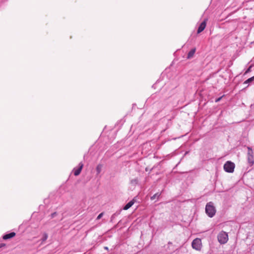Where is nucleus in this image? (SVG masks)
<instances>
[{
  "instance_id": "f257e3e1",
  "label": "nucleus",
  "mask_w": 254,
  "mask_h": 254,
  "mask_svg": "<svg viewBox=\"0 0 254 254\" xmlns=\"http://www.w3.org/2000/svg\"><path fill=\"white\" fill-rule=\"evenodd\" d=\"M216 210L212 202H208L205 206V212L210 218L213 217L216 213Z\"/></svg>"
},
{
  "instance_id": "f03ea898",
  "label": "nucleus",
  "mask_w": 254,
  "mask_h": 254,
  "mask_svg": "<svg viewBox=\"0 0 254 254\" xmlns=\"http://www.w3.org/2000/svg\"><path fill=\"white\" fill-rule=\"evenodd\" d=\"M217 239L218 242L221 244H224L227 242L228 241V234L222 231L219 233L217 236Z\"/></svg>"
},
{
  "instance_id": "7ed1b4c3",
  "label": "nucleus",
  "mask_w": 254,
  "mask_h": 254,
  "mask_svg": "<svg viewBox=\"0 0 254 254\" xmlns=\"http://www.w3.org/2000/svg\"><path fill=\"white\" fill-rule=\"evenodd\" d=\"M235 167V164L229 161H227L224 165V170L228 173H233Z\"/></svg>"
},
{
  "instance_id": "20e7f679",
  "label": "nucleus",
  "mask_w": 254,
  "mask_h": 254,
  "mask_svg": "<svg viewBox=\"0 0 254 254\" xmlns=\"http://www.w3.org/2000/svg\"><path fill=\"white\" fill-rule=\"evenodd\" d=\"M191 246L193 249L196 251H200L202 248L201 239L199 238L194 239L192 242Z\"/></svg>"
},
{
  "instance_id": "39448f33",
  "label": "nucleus",
  "mask_w": 254,
  "mask_h": 254,
  "mask_svg": "<svg viewBox=\"0 0 254 254\" xmlns=\"http://www.w3.org/2000/svg\"><path fill=\"white\" fill-rule=\"evenodd\" d=\"M248 162L249 165L251 166L254 165V158L253 156V150L250 147H248Z\"/></svg>"
},
{
  "instance_id": "423d86ee",
  "label": "nucleus",
  "mask_w": 254,
  "mask_h": 254,
  "mask_svg": "<svg viewBox=\"0 0 254 254\" xmlns=\"http://www.w3.org/2000/svg\"><path fill=\"white\" fill-rule=\"evenodd\" d=\"M83 164L82 162H80L78 164V167L77 168H74L73 170V174L75 176H78L83 168Z\"/></svg>"
},
{
  "instance_id": "0eeeda50",
  "label": "nucleus",
  "mask_w": 254,
  "mask_h": 254,
  "mask_svg": "<svg viewBox=\"0 0 254 254\" xmlns=\"http://www.w3.org/2000/svg\"><path fill=\"white\" fill-rule=\"evenodd\" d=\"M207 20V19H205V20H204L203 21H202L201 23V24H200V25L199 26V27L198 28L197 32V33H200L204 30V29L205 28L206 26Z\"/></svg>"
},
{
  "instance_id": "6e6552de",
  "label": "nucleus",
  "mask_w": 254,
  "mask_h": 254,
  "mask_svg": "<svg viewBox=\"0 0 254 254\" xmlns=\"http://www.w3.org/2000/svg\"><path fill=\"white\" fill-rule=\"evenodd\" d=\"M16 234L15 232H11L9 234H5L3 236L2 238L3 240H7L14 237Z\"/></svg>"
},
{
  "instance_id": "1a4fd4ad",
  "label": "nucleus",
  "mask_w": 254,
  "mask_h": 254,
  "mask_svg": "<svg viewBox=\"0 0 254 254\" xmlns=\"http://www.w3.org/2000/svg\"><path fill=\"white\" fill-rule=\"evenodd\" d=\"M134 201L133 200L130 201L124 207V209L127 210L128 209H129L130 207H131L132 206V205L134 204Z\"/></svg>"
},
{
  "instance_id": "9d476101",
  "label": "nucleus",
  "mask_w": 254,
  "mask_h": 254,
  "mask_svg": "<svg viewBox=\"0 0 254 254\" xmlns=\"http://www.w3.org/2000/svg\"><path fill=\"white\" fill-rule=\"evenodd\" d=\"M195 51H196L195 48L192 49H191V50L189 52V53H188V54L187 58H188V59H190V58H191L193 56V55H194V53H195Z\"/></svg>"
},
{
  "instance_id": "9b49d317",
  "label": "nucleus",
  "mask_w": 254,
  "mask_h": 254,
  "mask_svg": "<svg viewBox=\"0 0 254 254\" xmlns=\"http://www.w3.org/2000/svg\"><path fill=\"white\" fill-rule=\"evenodd\" d=\"M102 167H103V165L100 164H98L97 166L96 170L97 175L101 173Z\"/></svg>"
},
{
  "instance_id": "f8f14e48",
  "label": "nucleus",
  "mask_w": 254,
  "mask_h": 254,
  "mask_svg": "<svg viewBox=\"0 0 254 254\" xmlns=\"http://www.w3.org/2000/svg\"><path fill=\"white\" fill-rule=\"evenodd\" d=\"M48 234L46 233H44L43 234V238L41 239L42 243H43V242L46 241L47 240V239H48Z\"/></svg>"
},
{
  "instance_id": "ddd939ff",
  "label": "nucleus",
  "mask_w": 254,
  "mask_h": 254,
  "mask_svg": "<svg viewBox=\"0 0 254 254\" xmlns=\"http://www.w3.org/2000/svg\"><path fill=\"white\" fill-rule=\"evenodd\" d=\"M254 80V76L251 77V78H248L247 80H246L245 82H244V84H247V83H250L251 82H252Z\"/></svg>"
},
{
  "instance_id": "4468645a",
  "label": "nucleus",
  "mask_w": 254,
  "mask_h": 254,
  "mask_svg": "<svg viewBox=\"0 0 254 254\" xmlns=\"http://www.w3.org/2000/svg\"><path fill=\"white\" fill-rule=\"evenodd\" d=\"M138 183V179L137 178L132 179L130 181V184L132 185H136Z\"/></svg>"
},
{
  "instance_id": "2eb2a0df",
  "label": "nucleus",
  "mask_w": 254,
  "mask_h": 254,
  "mask_svg": "<svg viewBox=\"0 0 254 254\" xmlns=\"http://www.w3.org/2000/svg\"><path fill=\"white\" fill-rule=\"evenodd\" d=\"M160 195V193H156L155 194H154L151 197V199L154 200L156 198H158Z\"/></svg>"
},
{
  "instance_id": "dca6fc26",
  "label": "nucleus",
  "mask_w": 254,
  "mask_h": 254,
  "mask_svg": "<svg viewBox=\"0 0 254 254\" xmlns=\"http://www.w3.org/2000/svg\"><path fill=\"white\" fill-rule=\"evenodd\" d=\"M103 212L101 213H100V214H99V215L97 216V220L100 219V218H101V217L103 216Z\"/></svg>"
},
{
  "instance_id": "f3484780",
  "label": "nucleus",
  "mask_w": 254,
  "mask_h": 254,
  "mask_svg": "<svg viewBox=\"0 0 254 254\" xmlns=\"http://www.w3.org/2000/svg\"><path fill=\"white\" fill-rule=\"evenodd\" d=\"M57 215V212H55L51 214V217L52 218H54Z\"/></svg>"
},
{
  "instance_id": "a211bd4d",
  "label": "nucleus",
  "mask_w": 254,
  "mask_h": 254,
  "mask_svg": "<svg viewBox=\"0 0 254 254\" xmlns=\"http://www.w3.org/2000/svg\"><path fill=\"white\" fill-rule=\"evenodd\" d=\"M6 246V245L4 243H0V249H1V248H3V247H5Z\"/></svg>"
},
{
  "instance_id": "6ab92c4d",
  "label": "nucleus",
  "mask_w": 254,
  "mask_h": 254,
  "mask_svg": "<svg viewBox=\"0 0 254 254\" xmlns=\"http://www.w3.org/2000/svg\"><path fill=\"white\" fill-rule=\"evenodd\" d=\"M222 97H223V96L220 97H219V98H218L216 99L215 100V102H218L219 101H220V100L222 99Z\"/></svg>"
},
{
  "instance_id": "aec40b11",
  "label": "nucleus",
  "mask_w": 254,
  "mask_h": 254,
  "mask_svg": "<svg viewBox=\"0 0 254 254\" xmlns=\"http://www.w3.org/2000/svg\"><path fill=\"white\" fill-rule=\"evenodd\" d=\"M250 70V68H248L246 72L247 73V72H249Z\"/></svg>"
},
{
  "instance_id": "412c9836",
  "label": "nucleus",
  "mask_w": 254,
  "mask_h": 254,
  "mask_svg": "<svg viewBox=\"0 0 254 254\" xmlns=\"http://www.w3.org/2000/svg\"><path fill=\"white\" fill-rule=\"evenodd\" d=\"M168 245H172V243L171 242H169L168 243Z\"/></svg>"
},
{
  "instance_id": "4be33fe9",
  "label": "nucleus",
  "mask_w": 254,
  "mask_h": 254,
  "mask_svg": "<svg viewBox=\"0 0 254 254\" xmlns=\"http://www.w3.org/2000/svg\"><path fill=\"white\" fill-rule=\"evenodd\" d=\"M105 249L107 250L108 248V247H105Z\"/></svg>"
}]
</instances>
